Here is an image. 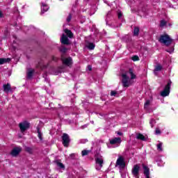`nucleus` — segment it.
Returning <instances> with one entry per match:
<instances>
[{
    "mask_svg": "<svg viewBox=\"0 0 178 178\" xmlns=\"http://www.w3.org/2000/svg\"><path fill=\"white\" fill-rule=\"evenodd\" d=\"M10 60V58H0V65H3L4 63H8Z\"/></svg>",
    "mask_w": 178,
    "mask_h": 178,
    "instance_id": "15",
    "label": "nucleus"
},
{
    "mask_svg": "<svg viewBox=\"0 0 178 178\" xmlns=\"http://www.w3.org/2000/svg\"><path fill=\"white\" fill-rule=\"evenodd\" d=\"M26 152H29V154H31V152H33V150L30 147H26Z\"/></svg>",
    "mask_w": 178,
    "mask_h": 178,
    "instance_id": "30",
    "label": "nucleus"
},
{
    "mask_svg": "<svg viewBox=\"0 0 178 178\" xmlns=\"http://www.w3.org/2000/svg\"><path fill=\"white\" fill-rule=\"evenodd\" d=\"M133 84V82H131V80H130V78L127 76V74H122V85L124 87H130Z\"/></svg>",
    "mask_w": 178,
    "mask_h": 178,
    "instance_id": "4",
    "label": "nucleus"
},
{
    "mask_svg": "<svg viewBox=\"0 0 178 178\" xmlns=\"http://www.w3.org/2000/svg\"><path fill=\"white\" fill-rule=\"evenodd\" d=\"M64 32L65 33V34H67V37H69V38H73V33H72V31L68 30V29H65Z\"/></svg>",
    "mask_w": 178,
    "mask_h": 178,
    "instance_id": "14",
    "label": "nucleus"
},
{
    "mask_svg": "<svg viewBox=\"0 0 178 178\" xmlns=\"http://www.w3.org/2000/svg\"><path fill=\"white\" fill-rule=\"evenodd\" d=\"M152 123H154V120L150 121V124H152Z\"/></svg>",
    "mask_w": 178,
    "mask_h": 178,
    "instance_id": "39",
    "label": "nucleus"
},
{
    "mask_svg": "<svg viewBox=\"0 0 178 178\" xmlns=\"http://www.w3.org/2000/svg\"><path fill=\"white\" fill-rule=\"evenodd\" d=\"M152 127H154V125L152 124Z\"/></svg>",
    "mask_w": 178,
    "mask_h": 178,
    "instance_id": "40",
    "label": "nucleus"
},
{
    "mask_svg": "<svg viewBox=\"0 0 178 178\" xmlns=\"http://www.w3.org/2000/svg\"><path fill=\"white\" fill-rule=\"evenodd\" d=\"M89 152H90V151H88V150H83L81 152L82 156H86V155H88Z\"/></svg>",
    "mask_w": 178,
    "mask_h": 178,
    "instance_id": "27",
    "label": "nucleus"
},
{
    "mask_svg": "<svg viewBox=\"0 0 178 178\" xmlns=\"http://www.w3.org/2000/svg\"><path fill=\"white\" fill-rule=\"evenodd\" d=\"M3 16V15L2 14V12L0 11V18L2 17Z\"/></svg>",
    "mask_w": 178,
    "mask_h": 178,
    "instance_id": "38",
    "label": "nucleus"
},
{
    "mask_svg": "<svg viewBox=\"0 0 178 178\" xmlns=\"http://www.w3.org/2000/svg\"><path fill=\"white\" fill-rule=\"evenodd\" d=\"M150 104H151V101L147 100L145 102L144 108L145 109H146V111H148V107L149 106Z\"/></svg>",
    "mask_w": 178,
    "mask_h": 178,
    "instance_id": "20",
    "label": "nucleus"
},
{
    "mask_svg": "<svg viewBox=\"0 0 178 178\" xmlns=\"http://www.w3.org/2000/svg\"><path fill=\"white\" fill-rule=\"evenodd\" d=\"M122 17V13H118V18L120 19Z\"/></svg>",
    "mask_w": 178,
    "mask_h": 178,
    "instance_id": "36",
    "label": "nucleus"
},
{
    "mask_svg": "<svg viewBox=\"0 0 178 178\" xmlns=\"http://www.w3.org/2000/svg\"><path fill=\"white\" fill-rule=\"evenodd\" d=\"M156 134H161V129H159V128H156Z\"/></svg>",
    "mask_w": 178,
    "mask_h": 178,
    "instance_id": "33",
    "label": "nucleus"
},
{
    "mask_svg": "<svg viewBox=\"0 0 178 178\" xmlns=\"http://www.w3.org/2000/svg\"><path fill=\"white\" fill-rule=\"evenodd\" d=\"M19 127L22 133H24V131H26V130L30 127V124L27 122V121H24L19 123Z\"/></svg>",
    "mask_w": 178,
    "mask_h": 178,
    "instance_id": "7",
    "label": "nucleus"
},
{
    "mask_svg": "<svg viewBox=\"0 0 178 178\" xmlns=\"http://www.w3.org/2000/svg\"><path fill=\"white\" fill-rule=\"evenodd\" d=\"M162 70V65H157L154 69V74H156V72H161Z\"/></svg>",
    "mask_w": 178,
    "mask_h": 178,
    "instance_id": "17",
    "label": "nucleus"
},
{
    "mask_svg": "<svg viewBox=\"0 0 178 178\" xmlns=\"http://www.w3.org/2000/svg\"><path fill=\"white\" fill-rule=\"evenodd\" d=\"M38 137L40 141H42V134L41 133V131H40V129H38Z\"/></svg>",
    "mask_w": 178,
    "mask_h": 178,
    "instance_id": "22",
    "label": "nucleus"
},
{
    "mask_svg": "<svg viewBox=\"0 0 178 178\" xmlns=\"http://www.w3.org/2000/svg\"><path fill=\"white\" fill-rule=\"evenodd\" d=\"M104 166V157L99 156L95 158V169L96 170H101Z\"/></svg>",
    "mask_w": 178,
    "mask_h": 178,
    "instance_id": "2",
    "label": "nucleus"
},
{
    "mask_svg": "<svg viewBox=\"0 0 178 178\" xmlns=\"http://www.w3.org/2000/svg\"><path fill=\"white\" fill-rule=\"evenodd\" d=\"M88 70H89L90 72H91V70H92L91 65H88Z\"/></svg>",
    "mask_w": 178,
    "mask_h": 178,
    "instance_id": "35",
    "label": "nucleus"
},
{
    "mask_svg": "<svg viewBox=\"0 0 178 178\" xmlns=\"http://www.w3.org/2000/svg\"><path fill=\"white\" fill-rule=\"evenodd\" d=\"M170 84L172 82H169L165 87L164 90L161 92V97H168L170 92Z\"/></svg>",
    "mask_w": 178,
    "mask_h": 178,
    "instance_id": "5",
    "label": "nucleus"
},
{
    "mask_svg": "<svg viewBox=\"0 0 178 178\" xmlns=\"http://www.w3.org/2000/svg\"><path fill=\"white\" fill-rule=\"evenodd\" d=\"M115 166L120 168V169H124L126 168V163L124 162V158L120 156L116 161Z\"/></svg>",
    "mask_w": 178,
    "mask_h": 178,
    "instance_id": "3",
    "label": "nucleus"
},
{
    "mask_svg": "<svg viewBox=\"0 0 178 178\" xmlns=\"http://www.w3.org/2000/svg\"><path fill=\"white\" fill-rule=\"evenodd\" d=\"M20 152H22V147H14L13 149V150L11 151L10 152V154L13 156H17V155L19 154H20Z\"/></svg>",
    "mask_w": 178,
    "mask_h": 178,
    "instance_id": "9",
    "label": "nucleus"
},
{
    "mask_svg": "<svg viewBox=\"0 0 178 178\" xmlns=\"http://www.w3.org/2000/svg\"><path fill=\"white\" fill-rule=\"evenodd\" d=\"M120 143H122V138H114L110 140V144L111 145H120Z\"/></svg>",
    "mask_w": 178,
    "mask_h": 178,
    "instance_id": "10",
    "label": "nucleus"
},
{
    "mask_svg": "<svg viewBox=\"0 0 178 178\" xmlns=\"http://www.w3.org/2000/svg\"><path fill=\"white\" fill-rule=\"evenodd\" d=\"M61 44H64L65 45H69V39L65 35H63L60 39Z\"/></svg>",
    "mask_w": 178,
    "mask_h": 178,
    "instance_id": "11",
    "label": "nucleus"
},
{
    "mask_svg": "<svg viewBox=\"0 0 178 178\" xmlns=\"http://www.w3.org/2000/svg\"><path fill=\"white\" fill-rule=\"evenodd\" d=\"M117 134L118 135V136H122V132H117Z\"/></svg>",
    "mask_w": 178,
    "mask_h": 178,
    "instance_id": "37",
    "label": "nucleus"
},
{
    "mask_svg": "<svg viewBox=\"0 0 178 178\" xmlns=\"http://www.w3.org/2000/svg\"><path fill=\"white\" fill-rule=\"evenodd\" d=\"M88 48V49H94V48H95V44L93 43H89Z\"/></svg>",
    "mask_w": 178,
    "mask_h": 178,
    "instance_id": "24",
    "label": "nucleus"
},
{
    "mask_svg": "<svg viewBox=\"0 0 178 178\" xmlns=\"http://www.w3.org/2000/svg\"><path fill=\"white\" fill-rule=\"evenodd\" d=\"M175 51L174 48H172L170 50H167V52H169L170 54H172Z\"/></svg>",
    "mask_w": 178,
    "mask_h": 178,
    "instance_id": "34",
    "label": "nucleus"
},
{
    "mask_svg": "<svg viewBox=\"0 0 178 178\" xmlns=\"http://www.w3.org/2000/svg\"><path fill=\"white\" fill-rule=\"evenodd\" d=\"M116 94H118V92L116 91H115V90H112L111 92V97H115V95H116Z\"/></svg>",
    "mask_w": 178,
    "mask_h": 178,
    "instance_id": "29",
    "label": "nucleus"
},
{
    "mask_svg": "<svg viewBox=\"0 0 178 178\" xmlns=\"http://www.w3.org/2000/svg\"><path fill=\"white\" fill-rule=\"evenodd\" d=\"M3 88L4 92H9V91H12V88L10 87V83H7L3 85Z\"/></svg>",
    "mask_w": 178,
    "mask_h": 178,
    "instance_id": "13",
    "label": "nucleus"
},
{
    "mask_svg": "<svg viewBox=\"0 0 178 178\" xmlns=\"http://www.w3.org/2000/svg\"><path fill=\"white\" fill-rule=\"evenodd\" d=\"M138 56H134L132 57V60H134V62H136V60H138Z\"/></svg>",
    "mask_w": 178,
    "mask_h": 178,
    "instance_id": "31",
    "label": "nucleus"
},
{
    "mask_svg": "<svg viewBox=\"0 0 178 178\" xmlns=\"http://www.w3.org/2000/svg\"><path fill=\"white\" fill-rule=\"evenodd\" d=\"M34 73V70H30L27 73V77L28 79H31L33 77V74Z\"/></svg>",
    "mask_w": 178,
    "mask_h": 178,
    "instance_id": "21",
    "label": "nucleus"
},
{
    "mask_svg": "<svg viewBox=\"0 0 178 178\" xmlns=\"http://www.w3.org/2000/svg\"><path fill=\"white\" fill-rule=\"evenodd\" d=\"M63 65L66 66H71L72 65V58H63Z\"/></svg>",
    "mask_w": 178,
    "mask_h": 178,
    "instance_id": "12",
    "label": "nucleus"
},
{
    "mask_svg": "<svg viewBox=\"0 0 178 178\" xmlns=\"http://www.w3.org/2000/svg\"><path fill=\"white\" fill-rule=\"evenodd\" d=\"M138 33H140V29L137 27L134 29V35H138Z\"/></svg>",
    "mask_w": 178,
    "mask_h": 178,
    "instance_id": "23",
    "label": "nucleus"
},
{
    "mask_svg": "<svg viewBox=\"0 0 178 178\" xmlns=\"http://www.w3.org/2000/svg\"><path fill=\"white\" fill-rule=\"evenodd\" d=\"M140 173V165L138 164H136L134 165V168L131 170V174L133 175L134 177L138 178V175Z\"/></svg>",
    "mask_w": 178,
    "mask_h": 178,
    "instance_id": "6",
    "label": "nucleus"
},
{
    "mask_svg": "<svg viewBox=\"0 0 178 178\" xmlns=\"http://www.w3.org/2000/svg\"><path fill=\"white\" fill-rule=\"evenodd\" d=\"M136 138L138 140H142V141H145V136H144V135L141 134H138L136 136Z\"/></svg>",
    "mask_w": 178,
    "mask_h": 178,
    "instance_id": "18",
    "label": "nucleus"
},
{
    "mask_svg": "<svg viewBox=\"0 0 178 178\" xmlns=\"http://www.w3.org/2000/svg\"><path fill=\"white\" fill-rule=\"evenodd\" d=\"M63 145L64 147H69V143H70V138L67 134H63Z\"/></svg>",
    "mask_w": 178,
    "mask_h": 178,
    "instance_id": "8",
    "label": "nucleus"
},
{
    "mask_svg": "<svg viewBox=\"0 0 178 178\" xmlns=\"http://www.w3.org/2000/svg\"><path fill=\"white\" fill-rule=\"evenodd\" d=\"M159 42L161 44H164V45H166V47H169L170 44H172V38H170V36L168 34L161 35L160 36V38L159 39Z\"/></svg>",
    "mask_w": 178,
    "mask_h": 178,
    "instance_id": "1",
    "label": "nucleus"
},
{
    "mask_svg": "<svg viewBox=\"0 0 178 178\" xmlns=\"http://www.w3.org/2000/svg\"><path fill=\"white\" fill-rule=\"evenodd\" d=\"M166 26V21L161 20L160 23V27H165Z\"/></svg>",
    "mask_w": 178,
    "mask_h": 178,
    "instance_id": "28",
    "label": "nucleus"
},
{
    "mask_svg": "<svg viewBox=\"0 0 178 178\" xmlns=\"http://www.w3.org/2000/svg\"><path fill=\"white\" fill-rule=\"evenodd\" d=\"M56 165L57 166H58V168H60L61 169H65V165H63V163L56 162Z\"/></svg>",
    "mask_w": 178,
    "mask_h": 178,
    "instance_id": "26",
    "label": "nucleus"
},
{
    "mask_svg": "<svg viewBox=\"0 0 178 178\" xmlns=\"http://www.w3.org/2000/svg\"><path fill=\"white\" fill-rule=\"evenodd\" d=\"M72 20V15H69L67 18V22L69 23Z\"/></svg>",
    "mask_w": 178,
    "mask_h": 178,
    "instance_id": "32",
    "label": "nucleus"
},
{
    "mask_svg": "<svg viewBox=\"0 0 178 178\" xmlns=\"http://www.w3.org/2000/svg\"><path fill=\"white\" fill-rule=\"evenodd\" d=\"M129 73L130 76H131V80L136 79V76L134 74V72L133 71V70L130 69L129 71Z\"/></svg>",
    "mask_w": 178,
    "mask_h": 178,
    "instance_id": "16",
    "label": "nucleus"
},
{
    "mask_svg": "<svg viewBox=\"0 0 178 178\" xmlns=\"http://www.w3.org/2000/svg\"><path fill=\"white\" fill-rule=\"evenodd\" d=\"M157 149L158 151L162 152L163 151V149H162V143H160L157 145Z\"/></svg>",
    "mask_w": 178,
    "mask_h": 178,
    "instance_id": "25",
    "label": "nucleus"
},
{
    "mask_svg": "<svg viewBox=\"0 0 178 178\" xmlns=\"http://www.w3.org/2000/svg\"><path fill=\"white\" fill-rule=\"evenodd\" d=\"M41 9H42V13H44V12H47V10H48V6L42 3Z\"/></svg>",
    "mask_w": 178,
    "mask_h": 178,
    "instance_id": "19",
    "label": "nucleus"
}]
</instances>
